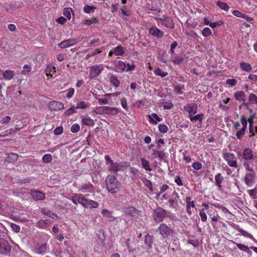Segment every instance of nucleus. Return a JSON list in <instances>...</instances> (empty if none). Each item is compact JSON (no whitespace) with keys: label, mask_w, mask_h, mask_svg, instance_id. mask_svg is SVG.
<instances>
[{"label":"nucleus","mask_w":257,"mask_h":257,"mask_svg":"<svg viewBox=\"0 0 257 257\" xmlns=\"http://www.w3.org/2000/svg\"><path fill=\"white\" fill-rule=\"evenodd\" d=\"M76 109H77V108H76V106H72L70 108H69L68 109L66 110L65 111L64 114L65 115H70L71 114L76 113Z\"/></svg>","instance_id":"obj_50"},{"label":"nucleus","mask_w":257,"mask_h":257,"mask_svg":"<svg viewBox=\"0 0 257 257\" xmlns=\"http://www.w3.org/2000/svg\"><path fill=\"white\" fill-rule=\"evenodd\" d=\"M55 69V67L52 64L47 65L45 72L49 78L52 77L53 74L56 72Z\"/></svg>","instance_id":"obj_23"},{"label":"nucleus","mask_w":257,"mask_h":257,"mask_svg":"<svg viewBox=\"0 0 257 257\" xmlns=\"http://www.w3.org/2000/svg\"><path fill=\"white\" fill-rule=\"evenodd\" d=\"M11 247L7 240L0 238V253L7 255L10 253Z\"/></svg>","instance_id":"obj_7"},{"label":"nucleus","mask_w":257,"mask_h":257,"mask_svg":"<svg viewBox=\"0 0 257 257\" xmlns=\"http://www.w3.org/2000/svg\"><path fill=\"white\" fill-rule=\"evenodd\" d=\"M158 230L164 238L173 233V230L164 223H162L160 225L158 228Z\"/></svg>","instance_id":"obj_6"},{"label":"nucleus","mask_w":257,"mask_h":257,"mask_svg":"<svg viewBox=\"0 0 257 257\" xmlns=\"http://www.w3.org/2000/svg\"><path fill=\"white\" fill-rule=\"evenodd\" d=\"M232 13L236 17L243 18L247 21L249 20V17L248 16L242 13L238 10H234L232 11Z\"/></svg>","instance_id":"obj_33"},{"label":"nucleus","mask_w":257,"mask_h":257,"mask_svg":"<svg viewBox=\"0 0 257 257\" xmlns=\"http://www.w3.org/2000/svg\"><path fill=\"white\" fill-rule=\"evenodd\" d=\"M90 104L89 102L84 101H79L77 102L76 107L77 109H84L88 108Z\"/></svg>","instance_id":"obj_27"},{"label":"nucleus","mask_w":257,"mask_h":257,"mask_svg":"<svg viewBox=\"0 0 257 257\" xmlns=\"http://www.w3.org/2000/svg\"><path fill=\"white\" fill-rule=\"evenodd\" d=\"M153 158H159L160 160H163L165 157V154L162 151H154L152 154Z\"/></svg>","instance_id":"obj_40"},{"label":"nucleus","mask_w":257,"mask_h":257,"mask_svg":"<svg viewBox=\"0 0 257 257\" xmlns=\"http://www.w3.org/2000/svg\"><path fill=\"white\" fill-rule=\"evenodd\" d=\"M152 237L149 234H147L145 236V244L148 246L149 248H151L152 247Z\"/></svg>","instance_id":"obj_43"},{"label":"nucleus","mask_w":257,"mask_h":257,"mask_svg":"<svg viewBox=\"0 0 257 257\" xmlns=\"http://www.w3.org/2000/svg\"><path fill=\"white\" fill-rule=\"evenodd\" d=\"M186 211L187 213L189 215L192 214V210L191 208H194L195 206V202L194 201H191V197H187L186 198Z\"/></svg>","instance_id":"obj_19"},{"label":"nucleus","mask_w":257,"mask_h":257,"mask_svg":"<svg viewBox=\"0 0 257 257\" xmlns=\"http://www.w3.org/2000/svg\"><path fill=\"white\" fill-rule=\"evenodd\" d=\"M192 167L196 170H200L202 167V165L201 163L200 162H195L193 163L192 164Z\"/></svg>","instance_id":"obj_62"},{"label":"nucleus","mask_w":257,"mask_h":257,"mask_svg":"<svg viewBox=\"0 0 257 257\" xmlns=\"http://www.w3.org/2000/svg\"><path fill=\"white\" fill-rule=\"evenodd\" d=\"M72 9L71 8H66L63 10V15L66 18V19L70 20L71 18V13Z\"/></svg>","instance_id":"obj_39"},{"label":"nucleus","mask_w":257,"mask_h":257,"mask_svg":"<svg viewBox=\"0 0 257 257\" xmlns=\"http://www.w3.org/2000/svg\"><path fill=\"white\" fill-rule=\"evenodd\" d=\"M3 74L4 78L7 80H11L14 76V71L10 70H7L5 71Z\"/></svg>","instance_id":"obj_31"},{"label":"nucleus","mask_w":257,"mask_h":257,"mask_svg":"<svg viewBox=\"0 0 257 257\" xmlns=\"http://www.w3.org/2000/svg\"><path fill=\"white\" fill-rule=\"evenodd\" d=\"M212 34L211 31L208 27L204 28L202 31V34L204 37H208Z\"/></svg>","instance_id":"obj_56"},{"label":"nucleus","mask_w":257,"mask_h":257,"mask_svg":"<svg viewBox=\"0 0 257 257\" xmlns=\"http://www.w3.org/2000/svg\"><path fill=\"white\" fill-rule=\"evenodd\" d=\"M142 167L147 171H151L152 168L149 162L144 158H141Z\"/></svg>","instance_id":"obj_28"},{"label":"nucleus","mask_w":257,"mask_h":257,"mask_svg":"<svg viewBox=\"0 0 257 257\" xmlns=\"http://www.w3.org/2000/svg\"><path fill=\"white\" fill-rule=\"evenodd\" d=\"M32 198L36 200H42L45 199V194L40 191H33L31 193Z\"/></svg>","instance_id":"obj_20"},{"label":"nucleus","mask_w":257,"mask_h":257,"mask_svg":"<svg viewBox=\"0 0 257 257\" xmlns=\"http://www.w3.org/2000/svg\"><path fill=\"white\" fill-rule=\"evenodd\" d=\"M106 106H98L96 107L93 112L96 114H106Z\"/></svg>","instance_id":"obj_36"},{"label":"nucleus","mask_w":257,"mask_h":257,"mask_svg":"<svg viewBox=\"0 0 257 257\" xmlns=\"http://www.w3.org/2000/svg\"><path fill=\"white\" fill-rule=\"evenodd\" d=\"M199 214L201 221L203 222H206L207 219V216L206 213L204 211V209L199 210Z\"/></svg>","instance_id":"obj_49"},{"label":"nucleus","mask_w":257,"mask_h":257,"mask_svg":"<svg viewBox=\"0 0 257 257\" xmlns=\"http://www.w3.org/2000/svg\"><path fill=\"white\" fill-rule=\"evenodd\" d=\"M98 206V203L92 200L88 199L86 208H96Z\"/></svg>","instance_id":"obj_47"},{"label":"nucleus","mask_w":257,"mask_h":257,"mask_svg":"<svg viewBox=\"0 0 257 257\" xmlns=\"http://www.w3.org/2000/svg\"><path fill=\"white\" fill-rule=\"evenodd\" d=\"M98 23V19L97 18H93L91 19H85L83 21V24L84 25L90 26L93 24H95Z\"/></svg>","instance_id":"obj_35"},{"label":"nucleus","mask_w":257,"mask_h":257,"mask_svg":"<svg viewBox=\"0 0 257 257\" xmlns=\"http://www.w3.org/2000/svg\"><path fill=\"white\" fill-rule=\"evenodd\" d=\"M234 96L235 99L237 101L244 100L245 94L242 91H237L234 92Z\"/></svg>","instance_id":"obj_26"},{"label":"nucleus","mask_w":257,"mask_h":257,"mask_svg":"<svg viewBox=\"0 0 257 257\" xmlns=\"http://www.w3.org/2000/svg\"><path fill=\"white\" fill-rule=\"evenodd\" d=\"M203 116H204V114L200 113V114L196 115L195 116H193V115L188 116V117L189 118L190 120L191 121L193 122V121H199L200 122H201L203 120Z\"/></svg>","instance_id":"obj_34"},{"label":"nucleus","mask_w":257,"mask_h":257,"mask_svg":"<svg viewBox=\"0 0 257 257\" xmlns=\"http://www.w3.org/2000/svg\"><path fill=\"white\" fill-rule=\"evenodd\" d=\"M209 215L210 216V217L211 218V225L214 227L215 225V224L214 223V222L215 221H217L219 218H220V216L218 215V214H216V215H214V216H212V214H209Z\"/></svg>","instance_id":"obj_53"},{"label":"nucleus","mask_w":257,"mask_h":257,"mask_svg":"<svg viewBox=\"0 0 257 257\" xmlns=\"http://www.w3.org/2000/svg\"><path fill=\"white\" fill-rule=\"evenodd\" d=\"M216 5L222 10L224 11H228L229 10V6L224 3L221 2V1H217L216 3Z\"/></svg>","instance_id":"obj_44"},{"label":"nucleus","mask_w":257,"mask_h":257,"mask_svg":"<svg viewBox=\"0 0 257 257\" xmlns=\"http://www.w3.org/2000/svg\"><path fill=\"white\" fill-rule=\"evenodd\" d=\"M230 225L235 230L238 231L240 234L244 236L245 237L250 238L251 239H254V237L252 234L248 233L247 231L244 230L243 229L240 228L239 226L236 224L231 223Z\"/></svg>","instance_id":"obj_14"},{"label":"nucleus","mask_w":257,"mask_h":257,"mask_svg":"<svg viewBox=\"0 0 257 257\" xmlns=\"http://www.w3.org/2000/svg\"><path fill=\"white\" fill-rule=\"evenodd\" d=\"M255 180V173L254 172H249L245 174L244 181L246 185L248 187H251L254 184Z\"/></svg>","instance_id":"obj_16"},{"label":"nucleus","mask_w":257,"mask_h":257,"mask_svg":"<svg viewBox=\"0 0 257 257\" xmlns=\"http://www.w3.org/2000/svg\"><path fill=\"white\" fill-rule=\"evenodd\" d=\"M242 156L246 160H252L254 159L253 150L249 148H245L242 153Z\"/></svg>","instance_id":"obj_17"},{"label":"nucleus","mask_w":257,"mask_h":257,"mask_svg":"<svg viewBox=\"0 0 257 257\" xmlns=\"http://www.w3.org/2000/svg\"><path fill=\"white\" fill-rule=\"evenodd\" d=\"M125 215H129L133 217H137L139 215V211L133 206L125 207L123 209Z\"/></svg>","instance_id":"obj_12"},{"label":"nucleus","mask_w":257,"mask_h":257,"mask_svg":"<svg viewBox=\"0 0 257 257\" xmlns=\"http://www.w3.org/2000/svg\"><path fill=\"white\" fill-rule=\"evenodd\" d=\"M223 157L230 167L234 168L237 167V161L236 160L235 155L233 153H224Z\"/></svg>","instance_id":"obj_5"},{"label":"nucleus","mask_w":257,"mask_h":257,"mask_svg":"<svg viewBox=\"0 0 257 257\" xmlns=\"http://www.w3.org/2000/svg\"><path fill=\"white\" fill-rule=\"evenodd\" d=\"M173 107V104L171 101L166 102L163 105L164 109H170Z\"/></svg>","instance_id":"obj_63"},{"label":"nucleus","mask_w":257,"mask_h":257,"mask_svg":"<svg viewBox=\"0 0 257 257\" xmlns=\"http://www.w3.org/2000/svg\"><path fill=\"white\" fill-rule=\"evenodd\" d=\"M248 101L250 103L257 104V96L253 93L250 94L248 97Z\"/></svg>","instance_id":"obj_55"},{"label":"nucleus","mask_w":257,"mask_h":257,"mask_svg":"<svg viewBox=\"0 0 257 257\" xmlns=\"http://www.w3.org/2000/svg\"><path fill=\"white\" fill-rule=\"evenodd\" d=\"M96 9L94 6L87 5L83 7V11L86 14H90L93 13Z\"/></svg>","instance_id":"obj_41"},{"label":"nucleus","mask_w":257,"mask_h":257,"mask_svg":"<svg viewBox=\"0 0 257 257\" xmlns=\"http://www.w3.org/2000/svg\"><path fill=\"white\" fill-rule=\"evenodd\" d=\"M33 250L38 254H44L47 252L49 249L47 246L46 243H43L38 244L34 247Z\"/></svg>","instance_id":"obj_15"},{"label":"nucleus","mask_w":257,"mask_h":257,"mask_svg":"<svg viewBox=\"0 0 257 257\" xmlns=\"http://www.w3.org/2000/svg\"><path fill=\"white\" fill-rule=\"evenodd\" d=\"M120 104L121 106L124 108L125 110L127 111L128 109V107L127 106V103L126 99L125 98H123L120 100Z\"/></svg>","instance_id":"obj_60"},{"label":"nucleus","mask_w":257,"mask_h":257,"mask_svg":"<svg viewBox=\"0 0 257 257\" xmlns=\"http://www.w3.org/2000/svg\"><path fill=\"white\" fill-rule=\"evenodd\" d=\"M159 131L162 133H166L168 132V128L165 124H159L158 126Z\"/></svg>","instance_id":"obj_58"},{"label":"nucleus","mask_w":257,"mask_h":257,"mask_svg":"<svg viewBox=\"0 0 257 257\" xmlns=\"http://www.w3.org/2000/svg\"><path fill=\"white\" fill-rule=\"evenodd\" d=\"M42 161L45 163H50L52 161V156L50 154L44 155L42 157Z\"/></svg>","instance_id":"obj_48"},{"label":"nucleus","mask_w":257,"mask_h":257,"mask_svg":"<svg viewBox=\"0 0 257 257\" xmlns=\"http://www.w3.org/2000/svg\"><path fill=\"white\" fill-rule=\"evenodd\" d=\"M31 69V67L29 66V65L26 64L23 67V69L22 71V73L24 75H26L27 73H28L29 72H30Z\"/></svg>","instance_id":"obj_64"},{"label":"nucleus","mask_w":257,"mask_h":257,"mask_svg":"<svg viewBox=\"0 0 257 257\" xmlns=\"http://www.w3.org/2000/svg\"><path fill=\"white\" fill-rule=\"evenodd\" d=\"M118 109L116 107H111L106 106V114L109 115H115L118 112Z\"/></svg>","instance_id":"obj_42"},{"label":"nucleus","mask_w":257,"mask_h":257,"mask_svg":"<svg viewBox=\"0 0 257 257\" xmlns=\"http://www.w3.org/2000/svg\"><path fill=\"white\" fill-rule=\"evenodd\" d=\"M105 164L107 166V170L111 173H116L121 168V165L118 162H114L108 155L104 157Z\"/></svg>","instance_id":"obj_2"},{"label":"nucleus","mask_w":257,"mask_h":257,"mask_svg":"<svg viewBox=\"0 0 257 257\" xmlns=\"http://www.w3.org/2000/svg\"><path fill=\"white\" fill-rule=\"evenodd\" d=\"M246 130L241 128L236 132V136L237 139H241L244 135Z\"/></svg>","instance_id":"obj_59"},{"label":"nucleus","mask_w":257,"mask_h":257,"mask_svg":"<svg viewBox=\"0 0 257 257\" xmlns=\"http://www.w3.org/2000/svg\"><path fill=\"white\" fill-rule=\"evenodd\" d=\"M103 68V65L102 64L94 65L90 67L89 72L90 79H93L98 76L102 70Z\"/></svg>","instance_id":"obj_8"},{"label":"nucleus","mask_w":257,"mask_h":257,"mask_svg":"<svg viewBox=\"0 0 257 257\" xmlns=\"http://www.w3.org/2000/svg\"><path fill=\"white\" fill-rule=\"evenodd\" d=\"M51 222L48 219H42L38 221L37 223V226L40 228L44 229L47 227L51 224Z\"/></svg>","instance_id":"obj_24"},{"label":"nucleus","mask_w":257,"mask_h":257,"mask_svg":"<svg viewBox=\"0 0 257 257\" xmlns=\"http://www.w3.org/2000/svg\"><path fill=\"white\" fill-rule=\"evenodd\" d=\"M78 40L75 39H69L66 40H64L59 44V47L64 49L67 47H69L73 46L78 43Z\"/></svg>","instance_id":"obj_13"},{"label":"nucleus","mask_w":257,"mask_h":257,"mask_svg":"<svg viewBox=\"0 0 257 257\" xmlns=\"http://www.w3.org/2000/svg\"><path fill=\"white\" fill-rule=\"evenodd\" d=\"M174 91L178 94H181L183 93V90L185 89L184 86L182 84L176 85L174 86Z\"/></svg>","instance_id":"obj_45"},{"label":"nucleus","mask_w":257,"mask_h":257,"mask_svg":"<svg viewBox=\"0 0 257 257\" xmlns=\"http://www.w3.org/2000/svg\"><path fill=\"white\" fill-rule=\"evenodd\" d=\"M49 108L52 111H58L64 109V104L58 101H52L48 104Z\"/></svg>","instance_id":"obj_11"},{"label":"nucleus","mask_w":257,"mask_h":257,"mask_svg":"<svg viewBox=\"0 0 257 257\" xmlns=\"http://www.w3.org/2000/svg\"><path fill=\"white\" fill-rule=\"evenodd\" d=\"M71 200L74 204L77 205L78 203H79L84 207H87L88 199L85 198L81 194H72L71 196Z\"/></svg>","instance_id":"obj_3"},{"label":"nucleus","mask_w":257,"mask_h":257,"mask_svg":"<svg viewBox=\"0 0 257 257\" xmlns=\"http://www.w3.org/2000/svg\"><path fill=\"white\" fill-rule=\"evenodd\" d=\"M124 51L121 45H119L113 49L114 54L116 56H122L124 54Z\"/></svg>","instance_id":"obj_38"},{"label":"nucleus","mask_w":257,"mask_h":257,"mask_svg":"<svg viewBox=\"0 0 257 257\" xmlns=\"http://www.w3.org/2000/svg\"><path fill=\"white\" fill-rule=\"evenodd\" d=\"M167 216L166 211L163 208H157L154 211L153 219L156 222H160L163 221Z\"/></svg>","instance_id":"obj_4"},{"label":"nucleus","mask_w":257,"mask_h":257,"mask_svg":"<svg viewBox=\"0 0 257 257\" xmlns=\"http://www.w3.org/2000/svg\"><path fill=\"white\" fill-rule=\"evenodd\" d=\"M156 75L164 77L168 75V72L162 71L160 68H157L154 71Z\"/></svg>","instance_id":"obj_46"},{"label":"nucleus","mask_w":257,"mask_h":257,"mask_svg":"<svg viewBox=\"0 0 257 257\" xmlns=\"http://www.w3.org/2000/svg\"><path fill=\"white\" fill-rule=\"evenodd\" d=\"M149 122L153 124H157L158 122L162 121L163 118L160 117L156 113H153L148 115Z\"/></svg>","instance_id":"obj_18"},{"label":"nucleus","mask_w":257,"mask_h":257,"mask_svg":"<svg viewBox=\"0 0 257 257\" xmlns=\"http://www.w3.org/2000/svg\"><path fill=\"white\" fill-rule=\"evenodd\" d=\"M101 214L106 218H107L109 221H112L114 220L113 217L112 216V213L109 210L104 209L101 211Z\"/></svg>","instance_id":"obj_37"},{"label":"nucleus","mask_w":257,"mask_h":257,"mask_svg":"<svg viewBox=\"0 0 257 257\" xmlns=\"http://www.w3.org/2000/svg\"><path fill=\"white\" fill-rule=\"evenodd\" d=\"M240 67L242 70L246 72H250L252 70V67L249 63L246 62H241L240 63Z\"/></svg>","instance_id":"obj_32"},{"label":"nucleus","mask_w":257,"mask_h":257,"mask_svg":"<svg viewBox=\"0 0 257 257\" xmlns=\"http://www.w3.org/2000/svg\"><path fill=\"white\" fill-rule=\"evenodd\" d=\"M160 21L161 23L167 27L172 28L173 26V21L170 18H165V19H161Z\"/></svg>","instance_id":"obj_29"},{"label":"nucleus","mask_w":257,"mask_h":257,"mask_svg":"<svg viewBox=\"0 0 257 257\" xmlns=\"http://www.w3.org/2000/svg\"><path fill=\"white\" fill-rule=\"evenodd\" d=\"M80 130V126L77 123L73 124L71 127V131L73 133H76Z\"/></svg>","instance_id":"obj_61"},{"label":"nucleus","mask_w":257,"mask_h":257,"mask_svg":"<svg viewBox=\"0 0 257 257\" xmlns=\"http://www.w3.org/2000/svg\"><path fill=\"white\" fill-rule=\"evenodd\" d=\"M18 155L14 153H10L8 155V159L10 162H15L18 159Z\"/></svg>","instance_id":"obj_51"},{"label":"nucleus","mask_w":257,"mask_h":257,"mask_svg":"<svg viewBox=\"0 0 257 257\" xmlns=\"http://www.w3.org/2000/svg\"><path fill=\"white\" fill-rule=\"evenodd\" d=\"M82 123L87 126H93L94 122L93 120L89 116H82L81 119Z\"/></svg>","instance_id":"obj_25"},{"label":"nucleus","mask_w":257,"mask_h":257,"mask_svg":"<svg viewBox=\"0 0 257 257\" xmlns=\"http://www.w3.org/2000/svg\"><path fill=\"white\" fill-rule=\"evenodd\" d=\"M65 92L66 93V97L68 98H71L74 93V89L72 88H69L67 90H66Z\"/></svg>","instance_id":"obj_57"},{"label":"nucleus","mask_w":257,"mask_h":257,"mask_svg":"<svg viewBox=\"0 0 257 257\" xmlns=\"http://www.w3.org/2000/svg\"><path fill=\"white\" fill-rule=\"evenodd\" d=\"M215 184L219 188H220L222 187L221 183L223 180V178L221 174L220 173L217 174L215 176Z\"/></svg>","instance_id":"obj_30"},{"label":"nucleus","mask_w":257,"mask_h":257,"mask_svg":"<svg viewBox=\"0 0 257 257\" xmlns=\"http://www.w3.org/2000/svg\"><path fill=\"white\" fill-rule=\"evenodd\" d=\"M149 33L152 36L156 37L158 38L162 37L164 35V33L159 30L156 27H152L149 30Z\"/></svg>","instance_id":"obj_21"},{"label":"nucleus","mask_w":257,"mask_h":257,"mask_svg":"<svg viewBox=\"0 0 257 257\" xmlns=\"http://www.w3.org/2000/svg\"><path fill=\"white\" fill-rule=\"evenodd\" d=\"M115 67L117 72H123L126 69V63L121 61H117L115 63Z\"/></svg>","instance_id":"obj_22"},{"label":"nucleus","mask_w":257,"mask_h":257,"mask_svg":"<svg viewBox=\"0 0 257 257\" xmlns=\"http://www.w3.org/2000/svg\"><path fill=\"white\" fill-rule=\"evenodd\" d=\"M234 243H235L237 247L241 250L242 251H248V246L244 245V244H241V243H236L234 241L233 242Z\"/></svg>","instance_id":"obj_54"},{"label":"nucleus","mask_w":257,"mask_h":257,"mask_svg":"<svg viewBox=\"0 0 257 257\" xmlns=\"http://www.w3.org/2000/svg\"><path fill=\"white\" fill-rule=\"evenodd\" d=\"M110 82L115 87H118L119 85V81L116 76H112L110 78Z\"/></svg>","instance_id":"obj_52"},{"label":"nucleus","mask_w":257,"mask_h":257,"mask_svg":"<svg viewBox=\"0 0 257 257\" xmlns=\"http://www.w3.org/2000/svg\"><path fill=\"white\" fill-rule=\"evenodd\" d=\"M197 105L195 103H187L184 106V110L188 112V116H192L196 113L197 111Z\"/></svg>","instance_id":"obj_10"},{"label":"nucleus","mask_w":257,"mask_h":257,"mask_svg":"<svg viewBox=\"0 0 257 257\" xmlns=\"http://www.w3.org/2000/svg\"><path fill=\"white\" fill-rule=\"evenodd\" d=\"M79 191L83 193H92L95 191V188L90 182L84 183L79 187Z\"/></svg>","instance_id":"obj_9"},{"label":"nucleus","mask_w":257,"mask_h":257,"mask_svg":"<svg viewBox=\"0 0 257 257\" xmlns=\"http://www.w3.org/2000/svg\"><path fill=\"white\" fill-rule=\"evenodd\" d=\"M106 188L111 193L113 194L117 192L119 189V184L116 178L112 176L109 175L105 179Z\"/></svg>","instance_id":"obj_1"}]
</instances>
